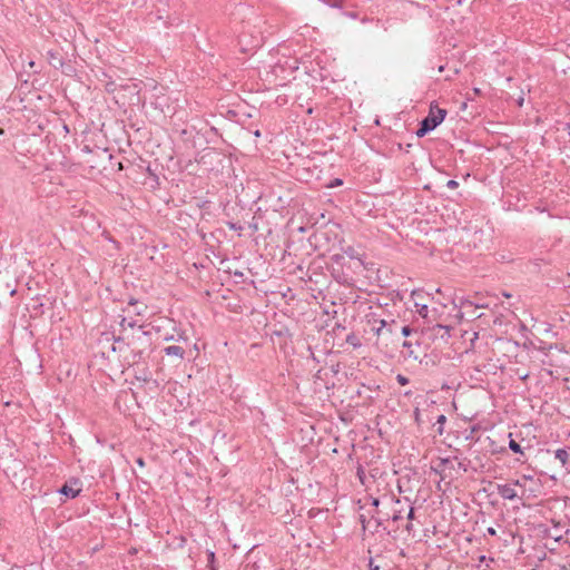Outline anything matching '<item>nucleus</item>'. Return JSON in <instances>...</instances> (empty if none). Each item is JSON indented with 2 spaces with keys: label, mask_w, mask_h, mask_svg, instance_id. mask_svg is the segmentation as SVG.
I'll use <instances>...</instances> for the list:
<instances>
[{
  "label": "nucleus",
  "mask_w": 570,
  "mask_h": 570,
  "mask_svg": "<svg viewBox=\"0 0 570 570\" xmlns=\"http://www.w3.org/2000/svg\"><path fill=\"white\" fill-rule=\"evenodd\" d=\"M35 65H36V63H35V61H32V60H31V61H29V67H30V68H33V67H35Z\"/></svg>",
  "instance_id": "79ce46f5"
},
{
  "label": "nucleus",
  "mask_w": 570,
  "mask_h": 570,
  "mask_svg": "<svg viewBox=\"0 0 570 570\" xmlns=\"http://www.w3.org/2000/svg\"><path fill=\"white\" fill-rule=\"evenodd\" d=\"M459 186V183L454 179H450L448 180L446 183V187L450 188V189H454Z\"/></svg>",
  "instance_id": "bb28decb"
},
{
  "label": "nucleus",
  "mask_w": 570,
  "mask_h": 570,
  "mask_svg": "<svg viewBox=\"0 0 570 570\" xmlns=\"http://www.w3.org/2000/svg\"><path fill=\"white\" fill-rule=\"evenodd\" d=\"M115 343L116 344H124L125 343V337H122V336L115 337Z\"/></svg>",
  "instance_id": "473e14b6"
},
{
  "label": "nucleus",
  "mask_w": 570,
  "mask_h": 570,
  "mask_svg": "<svg viewBox=\"0 0 570 570\" xmlns=\"http://www.w3.org/2000/svg\"><path fill=\"white\" fill-rule=\"evenodd\" d=\"M375 522H376V529H379L380 527H383V522L386 520V519H383V518H375Z\"/></svg>",
  "instance_id": "c756f323"
},
{
  "label": "nucleus",
  "mask_w": 570,
  "mask_h": 570,
  "mask_svg": "<svg viewBox=\"0 0 570 570\" xmlns=\"http://www.w3.org/2000/svg\"><path fill=\"white\" fill-rule=\"evenodd\" d=\"M80 491H81L80 480L72 478L60 488L59 493L73 499L80 493Z\"/></svg>",
  "instance_id": "20e7f679"
},
{
  "label": "nucleus",
  "mask_w": 570,
  "mask_h": 570,
  "mask_svg": "<svg viewBox=\"0 0 570 570\" xmlns=\"http://www.w3.org/2000/svg\"><path fill=\"white\" fill-rule=\"evenodd\" d=\"M214 562H215V552L209 551L208 552V568H209V570L212 569V566H215Z\"/></svg>",
  "instance_id": "393cba45"
},
{
  "label": "nucleus",
  "mask_w": 570,
  "mask_h": 570,
  "mask_svg": "<svg viewBox=\"0 0 570 570\" xmlns=\"http://www.w3.org/2000/svg\"><path fill=\"white\" fill-rule=\"evenodd\" d=\"M466 313H468V314H471V316H474V309H472V311L466 309Z\"/></svg>",
  "instance_id": "58836bf2"
},
{
  "label": "nucleus",
  "mask_w": 570,
  "mask_h": 570,
  "mask_svg": "<svg viewBox=\"0 0 570 570\" xmlns=\"http://www.w3.org/2000/svg\"><path fill=\"white\" fill-rule=\"evenodd\" d=\"M478 337H479V334H478L476 332H474V333H473L472 342H473V341H475V340H478Z\"/></svg>",
  "instance_id": "4c0bfd02"
},
{
  "label": "nucleus",
  "mask_w": 570,
  "mask_h": 570,
  "mask_svg": "<svg viewBox=\"0 0 570 570\" xmlns=\"http://www.w3.org/2000/svg\"><path fill=\"white\" fill-rule=\"evenodd\" d=\"M350 250H345V254H352L353 247L348 248Z\"/></svg>",
  "instance_id": "a18cd8bd"
},
{
  "label": "nucleus",
  "mask_w": 570,
  "mask_h": 570,
  "mask_svg": "<svg viewBox=\"0 0 570 570\" xmlns=\"http://www.w3.org/2000/svg\"><path fill=\"white\" fill-rule=\"evenodd\" d=\"M554 458L560 461L561 466L566 471H570V468L568 466L569 462V452L566 449H558L554 451Z\"/></svg>",
  "instance_id": "f8f14e48"
},
{
  "label": "nucleus",
  "mask_w": 570,
  "mask_h": 570,
  "mask_svg": "<svg viewBox=\"0 0 570 570\" xmlns=\"http://www.w3.org/2000/svg\"><path fill=\"white\" fill-rule=\"evenodd\" d=\"M0 134H3V129H0Z\"/></svg>",
  "instance_id": "603ef678"
},
{
  "label": "nucleus",
  "mask_w": 570,
  "mask_h": 570,
  "mask_svg": "<svg viewBox=\"0 0 570 570\" xmlns=\"http://www.w3.org/2000/svg\"><path fill=\"white\" fill-rule=\"evenodd\" d=\"M487 534H489V535L493 537V535H495V534H497V530H495L493 527H489V528L487 529Z\"/></svg>",
  "instance_id": "2f4dec72"
},
{
  "label": "nucleus",
  "mask_w": 570,
  "mask_h": 570,
  "mask_svg": "<svg viewBox=\"0 0 570 570\" xmlns=\"http://www.w3.org/2000/svg\"><path fill=\"white\" fill-rule=\"evenodd\" d=\"M393 501L392 514H387L386 520H392L393 523H399L405 519V512L407 507V499L402 501L401 499H395Z\"/></svg>",
  "instance_id": "7ed1b4c3"
},
{
  "label": "nucleus",
  "mask_w": 570,
  "mask_h": 570,
  "mask_svg": "<svg viewBox=\"0 0 570 570\" xmlns=\"http://www.w3.org/2000/svg\"><path fill=\"white\" fill-rule=\"evenodd\" d=\"M370 570H391V564L382 554H375L368 560Z\"/></svg>",
  "instance_id": "6e6552de"
},
{
  "label": "nucleus",
  "mask_w": 570,
  "mask_h": 570,
  "mask_svg": "<svg viewBox=\"0 0 570 570\" xmlns=\"http://www.w3.org/2000/svg\"><path fill=\"white\" fill-rule=\"evenodd\" d=\"M350 250H345V254H352L353 247L348 248Z\"/></svg>",
  "instance_id": "49530a36"
},
{
  "label": "nucleus",
  "mask_w": 570,
  "mask_h": 570,
  "mask_svg": "<svg viewBox=\"0 0 570 570\" xmlns=\"http://www.w3.org/2000/svg\"><path fill=\"white\" fill-rule=\"evenodd\" d=\"M136 463H137L139 466H144V465H145V461H144V459H142V458H138V459L136 460Z\"/></svg>",
  "instance_id": "72a5a7b5"
},
{
  "label": "nucleus",
  "mask_w": 570,
  "mask_h": 570,
  "mask_svg": "<svg viewBox=\"0 0 570 570\" xmlns=\"http://www.w3.org/2000/svg\"><path fill=\"white\" fill-rule=\"evenodd\" d=\"M461 307L463 309H469V308L475 309V308H478V306H475L471 301H468V299L462 302Z\"/></svg>",
  "instance_id": "5701e85b"
},
{
  "label": "nucleus",
  "mask_w": 570,
  "mask_h": 570,
  "mask_svg": "<svg viewBox=\"0 0 570 570\" xmlns=\"http://www.w3.org/2000/svg\"><path fill=\"white\" fill-rule=\"evenodd\" d=\"M126 345L130 350V363L137 364L146 358L147 352L150 350V333L146 331L134 333L128 337Z\"/></svg>",
  "instance_id": "f257e3e1"
},
{
  "label": "nucleus",
  "mask_w": 570,
  "mask_h": 570,
  "mask_svg": "<svg viewBox=\"0 0 570 570\" xmlns=\"http://www.w3.org/2000/svg\"><path fill=\"white\" fill-rule=\"evenodd\" d=\"M444 70V66L439 67V71L442 72Z\"/></svg>",
  "instance_id": "09e8293b"
},
{
  "label": "nucleus",
  "mask_w": 570,
  "mask_h": 570,
  "mask_svg": "<svg viewBox=\"0 0 570 570\" xmlns=\"http://www.w3.org/2000/svg\"><path fill=\"white\" fill-rule=\"evenodd\" d=\"M509 438H510V441H509V449L514 452V453H523L522 452V449H521V445L512 439V434L509 433Z\"/></svg>",
  "instance_id": "f3484780"
},
{
  "label": "nucleus",
  "mask_w": 570,
  "mask_h": 570,
  "mask_svg": "<svg viewBox=\"0 0 570 570\" xmlns=\"http://www.w3.org/2000/svg\"><path fill=\"white\" fill-rule=\"evenodd\" d=\"M403 348L405 350L404 354L407 356V357H412L413 360H417L419 358V355L415 353V351L413 350V344L411 341H404L403 344H402Z\"/></svg>",
  "instance_id": "4468645a"
},
{
  "label": "nucleus",
  "mask_w": 570,
  "mask_h": 570,
  "mask_svg": "<svg viewBox=\"0 0 570 570\" xmlns=\"http://www.w3.org/2000/svg\"><path fill=\"white\" fill-rule=\"evenodd\" d=\"M356 475H357V478H358L360 482H361L363 485H365V479H366L365 470H364V468H363L361 464H358V466H357Z\"/></svg>",
  "instance_id": "6ab92c4d"
},
{
  "label": "nucleus",
  "mask_w": 570,
  "mask_h": 570,
  "mask_svg": "<svg viewBox=\"0 0 570 570\" xmlns=\"http://www.w3.org/2000/svg\"><path fill=\"white\" fill-rule=\"evenodd\" d=\"M164 353L167 356H176L178 358H184L185 350L179 345H170L164 348Z\"/></svg>",
  "instance_id": "ddd939ff"
},
{
  "label": "nucleus",
  "mask_w": 570,
  "mask_h": 570,
  "mask_svg": "<svg viewBox=\"0 0 570 570\" xmlns=\"http://www.w3.org/2000/svg\"><path fill=\"white\" fill-rule=\"evenodd\" d=\"M475 431H478V426H475V425H474V426H472V429H471V433H475Z\"/></svg>",
  "instance_id": "a19ab883"
},
{
  "label": "nucleus",
  "mask_w": 570,
  "mask_h": 570,
  "mask_svg": "<svg viewBox=\"0 0 570 570\" xmlns=\"http://www.w3.org/2000/svg\"><path fill=\"white\" fill-rule=\"evenodd\" d=\"M498 494L504 500H514L519 497V492L515 490L513 482L497 484Z\"/></svg>",
  "instance_id": "0eeeda50"
},
{
  "label": "nucleus",
  "mask_w": 570,
  "mask_h": 570,
  "mask_svg": "<svg viewBox=\"0 0 570 570\" xmlns=\"http://www.w3.org/2000/svg\"><path fill=\"white\" fill-rule=\"evenodd\" d=\"M415 518V510L412 505L407 503L406 512H405V519L407 522L404 524V531L410 535L413 532V523L412 520Z\"/></svg>",
  "instance_id": "9b49d317"
},
{
  "label": "nucleus",
  "mask_w": 570,
  "mask_h": 570,
  "mask_svg": "<svg viewBox=\"0 0 570 570\" xmlns=\"http://www.w3.org/2000/svg\"><path fill=\"white\" fill-rule=\"evenodd\" d=\"M232 229H238L239 227L236 226V224H230Z\"/></svg>",
  "instance_id": "37998d69"
},
{
  "label": "nucleus",
  "mask_w": 570,
  "mask_h": 570,
  "mask_svg": "<svg viewBox=\"0 0 570 570\" xmlns=\"http://www.w3.org/2000/svg\"><path fill=\"white\" fill-rule=\"evenodd\" d=\"M47 59L50 66H52L55 69H59L63 66V58L61 55L56 50H49L47 52Z\"/></svg>",
  "instance_id": "9d476101"
},
{
  "label": "nucleus",
  "mask_w": 570,
  "mask_h": 570,
  "mask_svg": "<svg viewBox=\"0 0 570 570\" xmlns=\"http://www.w3.org/2000/svg\"><path fill=\"white\" fill-rule=\"evenodd\" d=\"M368 322L372 323V331H374L376 335L383 334L384 331L393 333L394 327L396 326L395 321L389 323L385 320L373 318L372 321L370 320Z\"/></svg>",
  "instance_id": "423d86ee"
},
{
  "label": "nucleus",
  "mask_w": 570,
  "mask_h": 570,
  "mask_svg": "<svg viewBox=\"0 0 570 570\" xmlns=\"http://www.w3.org/2000/svg\"><path fill=\"white\" fill-rule=\"evenodd\" d=\"M416 306H417V313L420 314V316H422L423 318H426L428 314H429L428 305H419V304H416Z\"/></svg>",
  "instance_id": "412c9836"
},
{
  "label": "nucleus",
  "mask_w": 570,
  "mask_h": 570,
  "mask_svg": "<svg viewBox=\"0 0 570 570\" xmlns=\"http://www.w3.org/2000/svg\"><path fill=\"white\" fill-rule=\"evenodd\" d=\"M440 331H443L444 333L441 334V337L444 338V336L446 335L448 337L450 336V331H451V326H448V325H438L436 326Z\"/></svg>",
  "instance_id": "4be33fe9"
},
{
  "label": "nucleus",
  "mask_w": 570,
  "mask_h": 570,
  "mask_svg": "<svg viewBox=\"0 0 570 570\" xmlns=\"http://www.w3.org/2000/svg\"><path fill=\"white\" fill-rule=\"evenodd\" d=\"M138 301L134 297H131L128 302L129 305L134 306V305H137Z\"/></svg>",
  "instance_id": "e433bc0d"
},
{
  "label": "nucleus",
  "mask_w": 570,
  "mask_h": 570,
  "mask_svg": "<svg viewBox=\"0 0 570 570\" xmlns=\"http://www.w3.org/2000/svg\"><path fill=\"white\" fill-rule=\"evenodd\" d=\"M343 184V180L340 179V178H335L334 180L331 181V184L328 185V187L333 188V187H337V186H341Z\"/></svg>",
  "instance_id": "cd10ccee"
},
{
  "label": "nucleus",
  "mask_w": 570,
  "mask_h": 570,
  "mask_svg": "<svg viewBox=\"0 0 570 570\" xmlns=\"http://www.w3.org/2000/svg\"><path fill=\"white\" fill-rule=\"evenodd\" d=\"M453 460H458V456L440 459L436 466H433L432 470L440 474L441 479L444 480L445 478L450 476L446 471L454 470Z\"/></svg>",
  "instance_id": "39448f33"
},
{
  "label": "nucleus",
  "mask_w": 570,
  "mask_h": 570,
  "mask_svg": "<svg viewBox=\"0 0 570 570\" xmlns=\"http://www.w3.org/2000/svg\"><path fill=\"white\" fill-rule=\"evenodd\" d=\"M341 258H342V256H341V255H338V254H336V255H333V256H332V259H333L334 262H336V263H338Z\"/></svg>",
  "instance_id": "c9c22d12"
},
{
  "label": "nucleus",
  "mask_w": 570,
  "mask_h": 570,
  "mask_svg": "<svg viewBox=\"0 0 570 570\" xmlns=\"http://www.w3.org/2000/svg\"><path fill=\"white\" fill-rule=\"evenodd\" d=\"M330 8L343 9L345 7V0H320Z\"/></svg>",
  "instance_id": "2eb2a0df"
},
{
  "label": "nucleus",
  "mask_w": 570,
  "mask_h": 570,
  "mask_svg": "<svg viewBox=\"0 0 570 570\" xmlns=\"http://www.w3.org/2000/svg\"><path fill=\"white\" fill-rule=\"evenodd\" d=\"M411 332H412V328L407 325H405L401 328V334L405 337L409 336L411 334Z\"/></svg>",
  "instance_id": "a878e982"
},
{
  "label": "nucleus",
  "mask_w": 570,
  "mask_h": 570,
  "mask_svg": "<svg viewBox=\"0 0 570 570\" xmlns=\"http://www.w3.org/2000/svg\"><path fill=\"white\" fill-rule=\"evenodd\" d=\"M350 250H345V254H352L353 247L348 248Z\"/></svg>",
  "instance_id": "de8ad7c7"
},
{
  "label": "nucleus",
  "mask_w": 570,
  "mask_h": 570,
  "mask_svg": "<svg viewBox=\"0 0 570 570\" xmlns=\"http://www.w3.org/2000/svg\"><path fill=\"white\" fill-rule=\"evenodd\" d=\"M396 381L401 385H406L410 382V380L406 376L402 375V374H397Z\"/></svg>",
  "instance_id": "b1692460"
},
{
  "label": "nucleus",
  "mask_w": 570,
  "mask_h": 570,
  "mask_svg": "<svg viewBox=\"0 0 570 570\" xmlns=\"http://www.w3.org/2000/svg\"><path fill=\"white\" fill-rule=\"evenodd\" d=\"M346 342L350 345H352L353 347H360L361 346V342H360L358 337L355 334H350L346 337Z\"/></svg>",
  "instance_id": "a211bd4d"
},
{
  "label": "nucleus",
  "mask_w": 570,
  "mask_h": 570,
  "mask_svg": "<svg viewBox=\"0 0 570 570\" xmlns=\"http://www.w3.org/2000/svg\"><path fill=\"white\" fill-rule=\"evenodd\" d=\"M466 313H468V314H471V316H474V309H472V311L466 309Z\"/></svg>",
  "instance_id": "ea45409f"
},
{
  "label": "nucleus",
  "mask_w": 570,
  "mask_h": 570,
  "mask_svg": "<svg viewBox=\"0 0 570 570\" xmlns=\"http://www.w3.org/2000/svg\"><path fill=\"white\" fill-rule=\"evenodd\" d=\"M142 313H144V311H141V309L136 311V315H142Z\"/></svg>",
  "instance_id": "c03bdc74"
},
{
  "label": "nucleus",
  "mask_w": 570,
  "mask_h": 570,
  "mask_svg": "<svg viewBox=\"0 0 570 570\" xmlns=\"http://www.w3.org/2000/svg\"><path fill=\"white\" fill-rule=\"evenodd\" d=\"M446 422V416L444 414H440L438 417H436V422L435 424L438 425V429H436V432L439 435H442L443 432H444V424Z\"/></svg>",
  "instance_id": "dca6fc26"
},
{
  "label": "nucleus",
  "mask_w": 570,
  "mask_h": 570,
  "mask_svg": "<svg viewBox=\"0 0 570 570\" xmlns=\"http://www.w3.org/2000/svg\"><path fill=\"white\" fill-rule=\"evenodd\" d=\"M360 521H361V523H362V528H363V530H365V529H366V518H365V515H364V514H361V515H360Z\"/></svg>",
  "instance_id": "7c9ffc66"
},
{
  "label": "nucleus",
  "mask_w": 570,
  "mask_h": 570,
  "mask_svg": "<svg viewBox=\"0 0 570 570\" xmlns=\"http://www.w3.org/2000/svg\"><path fill=\"white\" fill-rule=\"evenodd\" d=\"M474 91H475V94H478V95L480 94V89H478V88H475V89H474Z\"/></svg>",
  "instance_id": "8fccbe9b"
},
{
  "label": "nucleus",
  "mask_w": 570,
  "mask_h": 570,
  "mask_svg": "<svg viewBox=\"0 0 570 570\" xmlns=\"http://www.w3.org/2000/svg\"><path fill=\"white\" fill-rule=\"evenodd\" d=\"M120 326L124 331L126 330V327L134 328L136 326V322L128 321L127 318L122 317V320L120 322Z\"/></svg>",
  "instance_id": "aec40b11"
},
{
  "label": "nucleus",
  "mask_w": 570,
  "mask_h": 570,
  "mask_svg": "<svg viewBox=\"0 0 570 570\" xmlns=\"http://www.w3.org/2000/svg\"><path fill=\"white\" fill-rule=\"evenodd\" d=\"M379 504H380V500L377 498H373L372 499V505L377 508Z\"/></svg>",
  "instance_id": "f704fd0d"
},
{
  "label": "nucleus",
  "mask_w": 570,
  "mask_h": 570,
  "mask_svg": "<svg viewBox=\"0 0 570 570\" xmlns=\"http://www.w3.org/2000/svg\"><path fill=\"white\" fill-rule=\"evenodd\" d=\"M532 481H533V479L530 475H522L521 479L513 481L514 487H518L520 489L519 497H518L519 499L523 500V499L529 498V495L527 494V492H528L527 483L532 482Z\"/></svg>",
  "instance_id": "1a4fd4ad"
},
{
  "label": "nucleus",
  "mask_w": 570,
  "mask_h": 570,
  "mask_svg": "<svg viewBox=\"0 0 570 570\" xmlns=\"http://www.w3.org/2000/svg\"><path fill=\"white\" fill-rule=\"evenodd\" d=\"M446 114L448 111L445 109L432 102L428 116L420 121L416 136L424 137L430 131L434 130L444 120Z\"/></svg>",
  "instance_id": "f03ea898"
},
{
  "label": "nucleus",
  "mask_w": 570,
  "mask_h": 570,
  "mask_svg": "<svg viewBox=\"0 0 570 570\" xmlns=\"http://www.w3.org/2000/svg\"><path fill=\"white\" fill-rule=\"evenodd\" d=\"M210 570H217L215 566H212V569Z\"/></svg>",
  "instance_id": "3c124183"
},
{
  "label": "nucleus",
  "mask_w": 570,
  "mask_h": 570,
  "mask_svg": "<svg viewBox=\"0 0 570 570\" xmlns=\"http://www.w3.org/2000/svg\"><path fill=\"white\" fill-rule=\"evenodd\" d=\"M458 468L461 469L463 472L468 471V465L465 464L464 461H459L458 462Z\"/></svg>",
  "instance_id": "c85d7f7f"
}]
</instances>
